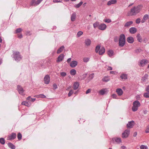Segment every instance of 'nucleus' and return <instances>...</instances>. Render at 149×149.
Returning a JSON list of instances; mask_svg holds the SVG:
<instances>
[{"label":"nucleus","instance_id":"nucleus-46","mask_svg":"<svg viewBox=\"0 0 149 149\" xmlns=\"http://www.w3.org/2000/svg\"><path fill=\"white\" fill-rule=\"evenodd\" d=\"M89 60V58H84L83 59V61L84 62H88Z\"/></svg>","mask_w":149,"mask_h":149},{"label":"nucleus","instance_id":"nucleus-63","mask_svg":"<svg viewBox=\"0 0 149 149\" xmlns=\"http://www.w3.org/2000/svg\"><path fill=\"white\" fill-rule=\"evenodd\" d=\"M121 149H126V147L125 146H122L121 147Z\"/></svg>","mask_w":149,"mask_h":149},{"label":"nucleus","instance_id":"nucleus-15","mask_svg":"<svg viewBox=\"0 0 149 149\" xmlns=\"http://www.w3.org/2000/svg\"><path fill=\"white\" fill-rule=\"evenodd\" d=\"M108 91L107 88L102 89L100 90L99 92V93L101 95H103Z\"/></svg>","mask_w":149,"mask_h":149},{"label":"nucleus","instance_id":"nucleus-31","mask_svg":"<svg viewBox=\"0 0 149 149\" xmlns=\"http://www.w3.org/2000/svg\"><path fill=\"white\" fill-rule=\"evenodd\" d=\"M113 139L117 143H120L121 142V139L120 138H115Z\"/></svg>","mask_w":149,"mask_h":149},{"label":"nucleus","instance_id":"nucleus-58","mask_svg":"<svg viewBox=\"0 0 149 149\" xmlns=\"http://www.w3.org/2000/svg\"><path fill=\"white\" fill-rule=\"evenodd\" d=\"M18 37L19 38H21L22 37V34H18Z\"/></svg>","mask_w":149,"mask_h":149},{"label":"nucleus","instance_id":"nucleus-41","mask_svg":"<svg viewBox=\"0 0 149 149\" xmlns=\"http://www.w3.org/2000/svg\"><path fill=\"white\" fill-rule=\"evenodd\" d=\"M140 148L141 149H148V147L147 146L144 145H141Z\"/></svg>","mask_w":149,"mask_h":149},{"label":"nucleus","instance_id":"nucleus-44","mask_svg":"<svg viewBox=\"0 0 149 149\" xmlns=\"http://www.w3.org/2000/svg\"><path fill=\"white\" fill-rule=\"evenodd\" d=\"M73 93V90H71L69 92L68 95L69 97H70Z\"/></svg>","mask_w":149,"mask_h":149},{"label":"nucleus","instance_id":"nucleus-30","mask_svg":"<svg viewBox=\"0 0 149 149\" xmlns=\"http://www.w3.org/2000/svg\"><path fill=\"white\" fill-rule=\"evenodd\" d=\"M36 1L35 0H32L30 3V5L31 6H36L38 5L36 4Z\"/></svg>","mask_w":149,"mask_h":149},{"label":"nucleus","instance_id":"nucleus-26","mask_svg":"<svg viewBox=\"0 0 149 149\" xmlns=\"http://www.w3.org/2000/svg\"><path fill=\"white\" fill-rule=\"evenodd\" d=\"M64 48V47L63 46H61L58 49V50L57 53L58 54L61 53L63 50Z\"/></svg>","mask_w":149,"mask_h":149},{"label":"nucleus","instance_id":"nucleus-61","mask_svg":"<svg viewBox=\"0 0 149 149\" xmlns=\"http://www.w3.org/2000/svg\"><path fill=\"white\" fill-rule=\"evenodd\" d=\"M146 90L147 91L149 92V85L148 86L146 89Z\"/></svg>","mask_w":149,"mask_h":149},{"label":"nucleus","instance_id":"nucleus-29","mask_svg":"<svg viewBox=\"0 0 149 149\" xmlns=\"http://www.w3.org/2000/svg\"><path fill=\"white\" fill-rule=\"evenodd\" d=\"M110 80V78L108 76H105L102 79L104 81L107 82Z\"/></svg>","mask_w":149,"mask_h":149},{"label":"nucleus","instance_id":"nucleus-7","mask_svg":"<svg viewBox=\"0 0 149 149\" xmlns=\"http://www.w3.org/2000/svg\"><path fill=\"white\" fill-rule=\"evenodd\" d=\"M44 83L46 84H48L50 82V77L47 75L45 76L44 78Z\"/></svg>","mask_w":149,"mask_h":149},{"label":"nucleus","instance_id":"nucleus-40","mask_svg":"<svg viewBox=\"0 0 149 149\" xmlns=\"http://www.w3.org/2000/svg\"><path fill=\"white\" fill-rule=\"evenodd\" d=\"M148 77V75L147 74H145L143 77L142 78V79L143 81H145L146 80V79H147Z\"/></svg>","mask_w":149,"mask_h":149},{"label":"nucleus","instance_id":"nucleus-8","mask_svg":"<svg viewBox=\"0 0 149 149\" xmlns=\"http://www.w3.org/2000/svg\"><path fill=\"white\" fill-rule=\"evenodd\" d=\"M17 88L19 93L21 95H23L24 90L20 86L18 85L17 86Z\"/></svg>","mask_w":149,"mask_h":149},{"label":"nucleus","instance_id":"nucleus-18","mask_svg":"<svg viewBox=\"0 0 149 149\" xmlns=\"http://www.w3.org/2000/svg\"><path fill=\"white\" fill-rule=\"evenodd\" d=\"M77 64V62L76 61H72L70 64V66L72 68L75 67Z\"/></svg>","mask_w":149,"mask_h":149},{"label":"nucleus","instance_id":"nucleus-28","mask_svg":"<svg viewBox=\"0 0 149 149\" xmlns=\"http://www.w3.org/2000/svg\"><path fill=\"white\" fill-rule=\"evenodd\" d=\"M8 147L12 149H15V146L10 143H8Z\"/></svg>","mask_w":149,"mask_h":149},{"label":"nucleus","instance_id":"nucleus-48","mask_svg":"<svg viewBox=\"0 0 149 149\" xmlns=\"http://www.w3.org/2000/svg\"><path fill=\"white\" fill-rule=\"evenodd\" d=\"M104 22H105L109 23L111 22V20L110 19H106L104 20Z\"/></svg>","mask_w":149,"mask_h":149},{"label":"nucleus","instance_id":"nucleus-42","mask_svg":"<svg viewBox=\"0 0 149 149\" xmlns=\"http://www.w3.org/2000/svg\"><path fill=\"white\" fill-rule=\"evenodd\" d=\"M143 96L146 98H148L149 97V93H145L143 94Z\"/></svg>","mask_w":149,"mask_h":149},{"label":"nucleus","instance_id":"nucleus-64","mask_svg":"<svg viewBox=\"0 0 149 149\" xmlns=\"http://www.w3.org/2000/svg\"><path fill=\"white\" fill-rule=\"evenodd\" d=\"M71 61V58H69L67 60V62L68 63H69Z\"/></svg>","mask_w":149,"mask_h":149},{"label":"nucleus","instance_id":"nucleus-17","mask_svg":"<svg viewBox=\"0 0 149 149\" xmlns=\"http://www.w3.org/2000/svg\"><path fill=\"white\" fill-rule=\"evenodd\" d=\"M116 92L119 96H121L123 93V91L121 88H117L116 91Z\"/></svg>","mask_w":149,"mask_h":149},{"label":"nucleus","instance_id":"nucleus-47","mask_svg":"<svg viewBox=\"0 0 149 149\" xmlns=\"http://www.w3.org/2000/svg\"><path fill=\"white\" fill-rule=\"evenodd\" d=\"M22 31V29L21 28H18L15 31V33H20Z\"/></svg>","mask_w":149,"mask_h":149},{"label":"nucleus","instance_id":"nucleus-6","mask_svg":"<svg viewBox=\"0 0 149 149\" xmlns=\"http://www.w3.org/2000/svg\"><path fill=\"white\" fill-rule=\"evenodd\" d=\"M130 134V130H125L122 134V137L126 138L128 137Z\"/></svg>","mask_w":149,"mask_h":149},{"label":"nucleus","instance_id":"nucleus-16","mask_svg":"<svg viewBox=\"0 0 149 149\" xmlns=\"http://www.w3.org/2000/svg\"><path fill=\"white\" fill-rule=\"evenodd\" d=\"M117 0H111L109 1L107 3V5L110 6L112 4H115L116 3Z\"/></svg>","mask_w":149,"mask_h":149},{"label":"nucleus","instance_id":"nucleus-14","mask_svg":"<svg viewBox=\"0 0 149 149\" xmlns=\"http://www.w3.org/2000/svg\"><path fill=\"white\" fill-rule=\"evenodd\" d=\"M91 41L89 39H85L84 42L85 44L86 45L88 46H90L91 44Z\"/></svg>","mask_w":149,"mask_h":149},{"label":"nucleus","instance_id":"nucleus-2","mask_svg":"<svg viewBox=\"0 0 149 149\" xmlns=\"http://www.w3.org/2000/svg\"><path fill=\"white\" fill-rule=\"evenodd\" d=\"M125 42V35L123 34H122L120 36V38L119 39V45L120 47H123Z\"/></svg>","mask_w":149,"mask_h":149},{"label":"nucleus","instance_id":"nucleus-11","mask_svg":"<svg viewBox=\"0 0 149 149\" xmlns=\"http://www.w3.org/2000/svg\"><path fill=\"white\" fill-rule=\"evenodd\" d=\"M148 63V61L146 59L142 60L140 62V66H143L144 65Z\"/></svg>","mask_w":149,"mask_h":149},{"label":"nucleus","instance_id":"nucleus-22","mask_svg":"<svg viewBox=\"0 0 149 149\" xmlns=\"http://www.w3.org/2000/svg\"><path fill=\"white\" fill-rule=\"evenodd\" d=\"M127 41L129 43H132L134 42L133 38L132 37H129L127 39Z\"/></svg>","mask_w":149,"mask_h":149},{"label":"nucleus","instance_id":"nucleus-62","mask_svg":"<svg viewBox=\"0 0 149 149\" xmlns=\"http://www.w3.org/2000/svg\"><path fill=\"white\" fill-rule=\"evenodd\" d=\"M53 1L54 2H56V3L60 2H61V1H60V0H53Z\"/></svg>","mask_w":149,"mask_h":149},{"label":"nucleus","instance_id":"nucleus-49","mask_svg":"<svg viewBox=\"0 0 149 149\" xmlns=\"http://www.w3.org/2000/svg\"><path fill=\"white\" fill-rule=\"evenodd\" d=\"M60 74L63 77H65L66 75V73L65 72H61L60 73Z\"/></svg>","mask_w":149,"mask_h":149},{"label":"nucleus","instance_id":"nucleus-21","mask_svg":"<svg viewBox=\"0 0 149 149\" xmlns=\"http://www.w3.org/2000/svg\"><path fill=\"white\" fill-rule=\"evenodd\" d=\"M79 86V84L78 82H75L73 85V88L74 90H76L78 88Z\"/></svg>","mask_w":149,"mask_h":149},{"label":"nucleus","instance_id":"nucleus-3","mask_svg":"<svg viewBox=\"0 0 149 149\" xmlns=\"http://www.w3.org/2000/svg\"><path fill=\"white\" fill-rule=\"evenodd\" d=\"M140 102L137 101H134L133 103V106L132 107V110L133 111H137L139 107L140 106Z\"/></svg>","mask_w":149,"mask_h":149},{"label":"nucleus","instance_id":"nucleus-9","mask_svg":"<svg viewBox=\"0 0 149 149\" xmlns=\"http://www.w3.org/2000/svg\"><path fill=\"white\" fill-rule=\"evenodd\" d=\"M16 134L14 133H13L10 135L8 136V139L9 140L14 139L16 138Z\"/></svg>","mask_w":149,"mask_h":149},{"label":"nucleus","instance_id":"nucleus-20","mask_svg":"<svg viewBox=\"0 0 149 149\" xmlns=\"http://www.w3.org/2000/svg\"><path fill=\"white\" fill-rule=\"evenodd\" d=\"M22 104L23 105H24L27 107H29L31 105V103L30 102L28 101L27 102L26 101L23 102L22 103Z\"/></svg>","mask_w":149,"mask_h":149},{"label":"nucleus","instance_id":"nucleus-12","mask_svg":"<svg viewBox=\"0 0 149 149\" xmlns=\"http://www.w3.org/2000/svg\"><path fill=\"white\" fill-rule=\"evenodd\" d=\"M134 124V122L133 121H132L129 122L127 124V127L128 128H132Z\"/></svg>","mask_w":149,"mask_h":149},{"label":"nucleus","instance_id":"nucleus-19","mask_svg":"<svg viewBox=\"0 0 149 149\" xmlns=\"http://www.w3.org/2000/svg\"><path fill=\"white\" fill-rule=\"evenodd\" d=\"M130 32L132 34L135 33L137 31L136 29L134 27H131L130 29Z\"/></svg>","mask_w":149,"mask_h":149},{"label":"nucleus","instance_id":"nucleus-10","mask_svg":"<svg viewBox=\"0 0 149 149\" xmlns=\"http://www.w3.org/2000/svg\"><path fill=\"white\" fill-rule=\"evenodd\" d=\"M106 28L107 26L104 24H100L98 27V29L101 30H104L106 29Z\"/></svg>","mask_w":149,"mask_h":149},{"label":"nucleus","instance_id":"nucleus-34","mask_svg":"<svg viewBox=\"0 0 149 149\" xmlns=\"http://www.w3.org/2000/svg\"><path fill=\"white\" fill-rule=\"evenodd\" d=\"M76 73V70L74 69L71 70L70 71V74L71 75H75Z\"/></svg>","mask_w":149,"mask_h":149},{"label":"nucleus","instance_id":"nucleus-52","mask_svg":"<svg viewBox=\"0 0 149 149\" xmlns=\"http://www.w3.org/2000/svg\"><path fill=\"white\" fill-rule=\"evenodd\" d=\"M141 22V19L140 18L137 19L136 20V22L137 24H139Z\"/></svg>","mask_w":149,"mask_h":149},{"label":"nucleus","instance_id":"nucleus-54","mask_svg":"<svg viewBox=\"0 0 149 149\" xmlns=\"http://www.w3.org/2000/svg\"><path fill=\"white\" fill-rule=\"evenodd\" d=\"M43 0H37L36 1V4L38 5Z\"/></svg>","mask_w":149,"mask_h":149},{"label":"nucleus","instance_id":"nucleus-4","mask_svg":"<svg viewBox=\"0 0 149 149\" xmlns=\"http://www.w3.org/2000/svg\"><path fill=\"white\" fill-rule=\"evenodd\" d=\"M95 50L96 52H98L99 54L100 55H102L105 52L104 48L103 47H100V45H97L96 47Z\"/></svg>","mask_w":149,"mask_h":149},{"label":"nucleus","instance_id":"nucleus-51","mask_svg":"<svg viewBox=\"0 0 149 149\" xmlns=\"http://www.w3.org/2000/svg\"><path fill=\"white\" fill-rule=\"evenodd\" d=\"M94 73H92L91 74L89 75V78L91 79H92L94 77Z\"/></svg>","mask_w":149,"mask_h":149},{"label":"nucleus","instance_id":"nucleus-24","mask_svg":"<svg viewBox=\"0 0 149 149\" xmlns=\"http://www.w3.org/2000/svg\"><path fill=\"white\" fill-rule=\"evenodd\" d=\"M133 23V22L132 21H129L125 24V26L127 27H129Z\"/></svg>","mask_w":149,"mask_h":149},{"label":"nucleus","instance_id":"nucleus-1","mask_svg":"<svg viewBox=\"0 0 149 149\" xmlns=\"http://www.w3.org/2000/svg\"><path fill=\"white\" fill-rule=\"evenodd\" d=\"M141 6H138L136 7H134L131 9L130 11L128 13L129 16L136 15L140 11L141 8Z\"/></svg>","mask_w":149,"mask_h":149},{"label":"nucleus","instance_id":"nucleus-57","mask_svg":"<svg viewBox=\"0 0 149 149\" xmlns=\"http://www.w3.org/2000/svg\"><path fill=\"white\" fill-rule=\"evenodd\" d=\"M26 35H29L30 36L31 35V33L30 31H27L26 33Z\"/></svg>","mask_w":149,"mask_h":149},{"label":"nucleus","instance_id":"nucleus-36","mask_svg":"<svg viewBox=\"0 0 149 149\" xmlns=\"http://www.w3.org/2000/svg\"><path fill=\"white\" fill-rule=\"evenodd\" d=\"M99 22H96L93 24V26L94 28L95 29L97 27H98L99 26Z\"/></svg>","mask_w":149,"mask_h":149},{"label":"nucleus","instance_id":"nucleus-50","mask_svg":"<svg viewBox=\"0 0 149 149\" xmlns=\"http://www.w3.org/2000/svg\"><path fill=\"white\" fill-rule=\"evenodd\" d=\"M106 68L108 70H112V68L111 67L109 66H106Z\"/></svg>","mask_w":149,"mask_h":149},{"label":"nucleus","instance_id":"nucleus-5","mask_svg":"<svg viewBox=\"0 0 149 149\" xmlns=\"http://www.w3.org/2000/svg\"><path fill=\"white\" fill-rule=\"evenodd\" d=\"M14 56L15 60L16 61H17L20 60L21 58V56L19 55V52H18L14 53Z\"/></svg>","mask_w":149,"mask_h":149},{"label":"nucleus","instance_id":"nucleus-53","mask_svg":"<svg viewBox=\"0 0 149 149\" xmlns=\"http://www.w3.org/2000/svg\"><path fill=\"white\" fill-rule=\"evenodd\" d=\"M53 89H55L57 88V86L55 84H54L53 85Z\"/></svg>","mask_w":149,"mask_h":149},{"label":"nucleus","instance_id":"nucleus-43","mask_svg":"<svg viewBox=\"0 0 149 149\" xmlns=\"http://www.w3.org/2000/svg\"><path fill=\"white\" fill-rule=\"evenodd\" d=\"M17 137L19 140H20L21 139L22 135L20 133H19L18 134Z\"/></svg>","mask_w":149,"mask_h":149},{"label":"nucleus","instance_id":"nucleus-13","mask_svg":"<svg viewBox=\"0 0 149 149\" xmlns=\"http://www.w3.org/2000/svg\"><path fill=\"white\" fill-rule=\"evenodd\" d=\"M64 55L63 54H61L58 57L56 62H59L60 61H62L64 58Z\"/></svg>","mask_w":149,"mask_h":149},{"label":"nucleus","instance_id":"nucleus-23","mask_svg":"<svg viewBox=\"0 0 149 149\" xmlns=\"http://www.w3.org/2000/svg\"><path fill=\"white\" fill-rule=\"evenodd\" d=\"M149 16L147 14H146L143 16V19L142 20L141 22L142 23H144L145 21L147 20Z\"/></svg>","mask_w":149,"mask_h":149},{"label":"nucleus","instance_id":"nucleus-35","mask_svg":"<svg viewBox=\"0 0 149 149\" xmlns=\"http://www.w3.org/2000/svg\"><path fill=\"white\" fill-rule=\"evenodd\" d=\"M120 78L122 79H126L127 78V74H122L120 76Z\"/></svg>","mask_w":149,"mask_h":149},{"label":"nucleus","instance_id":"nucleus-25","mask_svg":"<svg viewBox=\"0 0 149 149\" xmlns=\"http://www.w3.org/2000/svg\"><path fill=\"white\" fill-rule=\"evenodd\" d=\"M76 17V14L75 13H73L71 16V19L72 21H74L75 20Z\"/></svg>","mask_w":149,"mask_h":149},{"label":"nucleus","instance_id":"nucleus-55","mask_svg":"<svg viewBox=\"0 0 149 149\" xmlns=\"http://www.w3.org/2000/svg\"><path fill=\"white\" fill-rule=\"evenodd\" d=\"M39 97H40L42 98H45L46 97L43 94L40 95H39Z\"/></svg>","mask_w":149,"mask_h":149},{"label":"nucleus","instance_id":"nucleus-32","mask_svg":"<svg viewBox=\"0 0 149 149\" xmlns=\"http://www.w3.org/2000/svg\"><path fill=\"white\" fill-rule=\"evenodd\" d=\"M113 51L112 50H109L107 52V54L109 56H112L113 54Z\"/></svg>","mask_w":149,"mask_h":149},{"label":"nucleus","instance_id":"nucleus-56","mask_svg":"<svg viewBox=\"0 0 149 149\" xmlns=\"http://www.w3.org/2000/svg\"><path fill=\"white\" fill-rule=\"evenodd\" d=\"M118 40V38L117 37H115L114 38V41L115 42H117Z\"/></svg>","mask_w":149,"mask_h":149},{"label":"nucleus","instance_id":"nucleus-27","mask_svg":"<svg viewBox=\"0 0 149 149\" xmlns=\"http://www.w3.org/2000/svg\"><path fill=\"white\" fill-rule=\"evenodd\" d=\"M136 37L137 38L139 42H142V38L141 37L139 34H138L137 35Z\"/></svg>","mask_w":149,"mask_h":149},{"label":"nucleus","instance_id":"nucleus-59","mask_svg":"<svg viewBox=\"0 0 149 149\" xmlns=\"http://www.w3.org/2000/svg\"><path fill=\"white\" fill-rule=\"evenodd\" d=\"M91 90L90 89H88L86 92V94H88L91 92Z\"/></svg>","mask_w":149,"mask_h":149},{"label":"nucleus","instance_id":"nucleus-60","mask_svg":"<svg viewBox=\"0 0 149 149\" xmlns=\"http://www.w3.org/2000/svg\"><path fill=\"white\" fill-rule=\"evenodd\" d=\"M112 96L114 98H116L117 95L115 94H113V95H112Z\"/></svg>","mask_w":149,"mask_h":149},{"label":"nucleus","instance_id":"nucleus-33","mask_svg":"<svg viewBox=\"0 0 149 149\" xmlns=\"http://www.w3.org/2000/svg\"><path fill=\"white\" fill-rule=\"evenodd\" d=\"M27 100L29 101V102H33L36 100L35 98H32L30 97H28L27 98Z\"/></svg>","mask_w":149,"mask_h":149},{"label":"nucleus","instance_id":"nucleus-45","mask_svg":"<svg viewBox=\"0 0 149 149\" xmlns=\"http://www.w3.org/2000/svg\"><path fill=\"white\" fill-rule=\"evenodd\" d=\"M145 132L147 133H149V125L146 126L145 129Z\"/></svg>","mask_w":149,"mask_h":149},{"label":"nucleus","instance_id":"nucleus-38","mask_svg":"<svg viewBox=\"0 0 149 149\" xmlns=\"http://www.w3.org/2000/svg\"><path fill=\"white\" fill-rule=\"evenodd\" d=\"M83 2L82 1H81L79 3L75 5L74 7L76 8H79L83 4Z\"/></svg>","mask_w":149,"mask_h":149},{"label":"nucleus","instance_id":"nucleus-37","mask_svg":"<svg viewBox=\"0 0 149 149\" xmlns=\"http://www.w3.org/2000/svg\"><path fill=\"white\" fill-rule=\"evenodd\" d=\"M83 34V32L81 31H79L77 33V37H80Z\"/></svg>","mask_w":149,"mask_h":149},{"label":"nucleus","instance_id":"nucleus-39","mask_svg":"<svg viewBox=\"0 0 149 149\" xmlns=\"http://www.w3.org/2000/svg\"><path fill=\"white\" fill-rule=\"evenodd\" d=\"M0 143L2 144H4L5 143V141L3 138H0Z\"/></svg>","mask_w":149,"mask_h":149}]
</instances>
